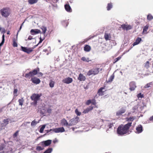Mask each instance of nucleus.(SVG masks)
I'll list each match as a JSON object with an SVG mask.
<instances>
[{
    "mask_svg": "<svg viewBox=\"0 0 153 153\" xmlns=\"http://www.w3.org/2000/svg\"><path fill=\"white\" fill-rule=\"evenodd\" d=\"M43 153H48V149H47Z\"/></svg>",
    "mask_w": 153,
    "mask_h": 153,
    "instance_id": "774afa93",
    "label": "nucleus"
},
{
    "mask_svg": "<svg viewBox=\"0 0 153 153\" xmlns=\"http://www.w3.org/2000/svg\"><path fill=\"white\" fill-rule=\"evenodd\" d=\"M45 127V125H43L42 127L41 128L39 131L40 133H42L44 131V128Z\"/></svg>",
    "mask_w": 153,
    "mask_h": 153,
    "instance_id": "58836bf2",
    "label": "nucleus"
},
{
    "mask_svg": "<svg viewBox=\"0 0 153 153\" xmlns=\"http://www.w3.org/2000/svg\"><path fill=\"white\" fill-rule=\"evenodd\" d=\"M38 75V76H41L43 75V74L41 72H39L37 74Z\"/></svg>",
    "mask_w": 153,
    "mask_h": 153,
    "instance_id": "864d4df0",
    "label": "nucleus"
},
{
    "mask_svg": "<svg viewBox=\"0 0 153 153\" xmlns=\"http://www.w3.org/2000/svg\"><path fill=\"white\" fill-rule=\"evenodd\" d=\"M133 110L134 111L133 112H137V111H141V107L140 105H137L135 106L133 108Z\"/></svg>",
    "mask_w": 153,
    "mask_h": 153,
    "instance_id": "f3484780",
    "label": "nucleus"
},
{
    "mask_svg": "<svg viewBox=\"0 0 153 153\" xmlns=\"http://www.w3.org/2000/svg\"><path fill=\"white\" fill-rule=\"evenodd\" d=\"M149 120L152 122L153 121V115L152 116L150 117V118L149 119Z\"/></svg>",
    "mask_w": 153,
    "mask_h": 153,
    "instance_id": "052dcab7",
    "label": "nucleus"
},
{
    "mask_svg": "<svg viewBox=\"0 0 153 153\" xmlns=\"http://www.w3.org/2000/svg\"><path fill=\"white\" fill-rule=\"evenodd\" d=\"M65 10L68 12H71V8L70 6L68 4H65Z\"/></svg>",
    "mask_w": 153,
    "mask_h": 153,
    "instance_id": "bb28decb",
    "label": "nucleus"
},
{
    "mask_svg": "<svg viewBox=\"0 0 153 153\" xmlns=\"http://www.w3.org/2000/svg\"><path fill=\"white\" fill-rule=\"evenodd\" d=\"M38 123L35 120H33L31 123V126L34 127L35 126L36 124Z\"/></svg>",
    "mask_w": 153,
    "mask_h": 153,
    "instance_id": "473e14b6",
    "label": "nucleus"
},
{
    "mask_svg": "<svg viewBox=\"0 0 153 153\" xmlns=\"http://www.w3.org/2000/svg\"><path fill=\"white\" fill-rule=\"evenodd\" d=\"M121 58V56H119L117 58H116L114 60L115 62H114V63H115L117 62V61H118V60L120 59Z\"/></svg>",
    "mask_w": 153,
    "mask_h": 153,
    "instance_id": "3c124183",
    "label": "nucleus"
},
{
    "mask_svg": "<svg viewBox=\"0 0 153 153\" xmlns=\"http://www.w3.org/2000/svg\"><path fill=\"white\" fill-rule=\"evenodd\" d=\"M93 101H94V102H92V104L94 105H95L96 103L95 102V100H93Z\"/></svg>",
    "mask_w": 153,
    "mask_h": 153,
    "instance_id": "e2e57ef3",
    "label": "nucleus"
},
{
    "mask_svg": "<svg viewBox=\"0 0 153 153\" xmlns=\"http://www.w3.org/2000/svg\"><path fill=\"white\" fill-rule=\"evenodd\" d=\"M21 50L28 54L31 53L33 51V48H27L26 47L21 46Z\"/></svg>",
    "mask_w": 153,
    "mask_h": 153,
    "instance_id": "423d86ee",
    "label": "nucleus"
},
{
    "mask_svg": "<svg viewBox=\"0 0 153 153\" xmlns=\"http://www.w3.org/2000/svg\"><path fill=\"white\" fill-rule=\"evenodd\" d=\"M112 7V5L111 3H109L108 4L107 7V10H110Z\"/></svg>",
    "mask_w": 153,
    "mask_h": 153,
    "instance_id": "ea45409f",
    "label": "nucleus"
},
{
    "mask_svg": "<svg viewBox=\"0 0 153 153\" xmlns=\"http://www.w3.org/2000/svg\"><path fill=\"white\" fill-rule=\"evenodd\" d=\"M129 89L131 91H133L135 90L136 87L135 83L134 82H131L129 83Z\"/></svg>",
    "mask_w": 153,
    "mask_h": 153,
    "instance_id": "6e6552de",
    "label": "nucleus"
},
{
    "mask_svg": "<svg viewBox=\"0 0 153 153\" xmlns=\"http://www.w3.org/2000/svg\"><path fill=\"white\" fill-rule=\"evenodd\" d=\"M153 19V16L151 14H149L147 16V19L148 20L150 21L152 20Z\"/></svg>",
    "mask_w": 153,
    "mask_h": 153,
    "instance_id": "72a5a7b5",
    "label": "nucleus"
},
{
    "mask_svg": "<svg viewBox=\"0 0 153 153\" xmlns=\"http://www.w3.org/2000/svg\"><path fill=\"white\" fill-rule=\"evenodd\" d=\"M142 39L138 37L135 40V41L133 43V46L138 44L140 41H141Z\"/></svg>",
    "mask_w": 153,
    "mask_h": 153,
    "instance_id": "b1692460",
    "label": "nucleus"
},
{
    "mask_svg": "<svg viewBox=\"0 0 153 153\" xmlns=\"http://www.w3.org/2000/svg\"><path fill=\"white\" fill-rule=\"evenodd\" d=\"M53 150L52 148H48V153H51Z\"/></svg>",
    "mask_w": 153,
    "mask_h": 153,
    "instance_id": "4d7b16f0",
    "label": "nucleus"
},
{
    "mask_svg": "<svg viewBox=\"0 0 153 153\" xmlns=\"http://www.w3.org/2000/svg\"><path fill=\"white\" fill-rule=\"evenodd\" d=\"M125 111V109L124 108H122L117 112L116 115L118 116L121 115L122 114L124 113Z\"/></svg>",
    "mask_w": 153,
    "mask_h": 153,
    "instance_id": "a211bd4d",
    "label": "nucleus"
},
{
    "mask_svg": "<svg viewBox=\"0 0 153 153\" xmlns=\"http://www.w3.org/2000/svg\"><path fill=\"white\" fill-rule=\"evenodd\" d=\"M114 74H113L108 79L106 80V82L107 83H111V82L113 80V79L114 78Z\"/></svg>",
    "mask_w": 153,
    "mask_h": 153,
    "instance_id": "a878e982",
    "label": "nucleus"
},
{
    "mask_svg": "<svg viewBox=\"0 0 153 153\" xmlns=\"http://www.w3.org/2000/svg\"><path fill=\"white\" fill-rule=\"evenodd\" d=\"M30 32L32 35H35L41 33V31L40 30L36 29H32L31 30Z\"/></svg>",
    "mask_w": 153,
    "mask_h": 153,
    "instance_id": "2eb2a0df",
    "label": "nucleus"
},
{
    "mask_svg": "<svg viewBox=\"0 0 153 153\" xmlns=\"http://www.w3.org/2000/svg\"><path fill=\"white\" fill-rule=\"evenodd\" d=\"M137 97L139 99L140 98L141 99V98L143 97V94H141V93H140L137 94Z\"/></svg>",
    "mask_w": 153,
    "mask_h": 153,
    "instance_id": "49530a36",
    "label": "nucleus"
},
{
    "mask_svg": "<svg viewBox=\"0 0 153 153\" xmlns=\"http://www.w3.org/2000/svg\"><path fill=\"white\" fill-rule=\"evenodd\" d=\"M51 143V140H48V146L50 145Z\"/></svg>",
    "mask_w": 153,
    "mask_h": 153,
    "instance_id": "0e129e2a",
    "label": "nucleus"
},
{
    "mask_svg": "<svg viewBox=\"0 0 153 153\" xmlns=\"http://www.w3.org/2000/svg\"><path fill=\"white\" fill-rule=\"evenodd\" d=\"M79 118L76 117L71 119L68 122L69 126H73L76 124L78 122Z\"/></svg>",
    "mask_w": 153,
    "mask_h": 153,
    "instance_id": "20e7f679",
    "label": "nucleus"
},
{
    "mask_svg": "<svg viewBox=\"0 0 153 153\" xmlns=\"http://www.w3.org/2000/svg\"><path fill=\"white\" fill-rule=\"evenodd\" d=\"M1 16L5 18L8 17L11 13L10 9L8 7H3L0 10Z\"/></svg>",
    "mask_w": 153,
    "mask_h": 153,
    "instance_id": "f03ea898",
    "label": "nucleus"
},
{
    "mask_svg": "<svg viewBox=\"0 0 153 153\" xmlns=\"http://www.w3.org/2000/svg\"><path fill=\"white\" fill-rule=\"evenodd\" d=\"M39 145H41L42 147H43V148H44L45 147L48 146V140L41 142L39 144Z\"/></svg>",
    "mask_w": 153,
    "mask_h": 153,
    "instance_id": "412c9836",
    "label": "nucleus"
},
{
    "mask_svg": "<svg viewBox=\"0 0 153 153\" xmlns=\"http://www.w3.org/2000/svg\"><path fill=\"white\" fill-rule=\"evenodd\" d=\"M19 131V130L16 131V132L13 134V137L14 138H15L17 136V135L18 134Z\"/></svg>",
    "mask_w": 153,
    "mask_h": 153,
    "instance_id": "de8ad7c7",
    "label": "nucleus"
},
{
    "mask_svg": "<svg viewBox=\"0 0 153 153\" xmlns=\"http://www.w3.org/2000/svg\"><path fill=\"white\" fill-rule=\"evenodd\" d=\"M91 100H88L87 101V102L86 103V104L87 105H89L91 103Z\"/></svg>",
    "mask_w": 153,
    "mask_h": 153,
    "instance_id": "5fc2aeb1",
    "label": "nucleus"
},
{
    "mask_svg": "<svg viewBox=\"0 0 153 153\" xmlns=\"http://www.w3.org/2000/svg\"><path fill=\"white\" fill-rule=\"evenodd\" d=\"M62 24L64 26L67 27L68 24V22L67 20L64 21L62 22Z\"/></svg>",
    "mask_w": 153,
    "mask_h": 153,
    "instance_id": "a19ab883",
    "label": "nucleus"
},
{
    "mask_svg": "<svg viewBox=\"0 0 153 153\" xmlns=\"http://www.w3.org/2000/svg\"><path fill=\"white\" fill-rule=\"evenodd\" d=\"M105 91V87H102L98 90L97 93L99 95L102 96L104 95V93Z\"/></svg>",
    "mask_w": 153,
    "mask_h": 153,
    "instance_id": "ddd939ff",
    "label": "nucleus"
},
{
    "mask_svg": "<svg viewBox=\"0 0 153 153\" xmlns=\"http://www.w3.org/2000/svg\"><path fill=\"white\" fill-rule=\"evenodd\" d=\"M75 113L78 116H80L81 115V113L79 112L78 109H76L75 110Z\"/></svg>",
    "mask_w": 153,
    "mask_h": 153,
    "instance_id": "a18cd8bd",
    "label": "nucleus"
},
{
    "mask_svg": "<svg viewBox=\"0 0 153 153\" xmlns=\"http://www.w3.org/2000/svg\"><path fill=\"white\" fill-rule=\"evenodd\" d=\"M33 76L31 71L29 73L25 74V76L26 78L30 79L31 77Z\"/></svg>",
    "mask_w": 153,
    "mask_h": 153,
    "instance_id": "cd10ccee",
    "label": "nucleus"
},
{
    "mask_svg": "<svg viewBox=\"0 0 153 153\" xmlns=\"http://www.w3.org/2000/svg\"><path fill=\"white\" fill-rule=\"evenodd\" d=\"M53 30V27L52 26L50 28V30L51 31Z\"/></svg>",
    "mask_w": 153,
    "mask_h": 153,
    "instance_id": "338daca9",
    "label": "nucleus"
},
{
    "mask_svg": "<svg viewBox=\"0 0 153 153\" xmlns=\"http://www.w3.org/2000/svg\"><path fill=\"white\" fill-rule=\"evenodd\" d=\"M81 60L84 61L88 62L90 61L91 60L89 59V58H86L85 57H82L81 58Z\"/></svg>",
    "mask_w": 153,
    "mask_h": 153,
    "instance_id": "2f4dec72",
    "label": "nucleus"
},
{
    "mask_svg": "<svg viewBox=\"0 0 153 153\" xmlns=\"http://www.w3.org/2000/svg\"><path fill=\"white\" fill-rule=\"evenodd\" d=\"M152 84V82H150L146 84L144 87L145 88H148L149 87H150V85Z\"/></svg>",
    "mask_w": 153,
    "mask_h": 153,
    "instance_id": "8fccbe9b",
    "label": "nucleus"
},
{
    "mask_svg": "<svg viewBox=\"0 0 153 153\" xmlns=\"http://www.w3.org/2000/svg\"><path fill=\"white\" fill-rule=\"evenodd\" d=\"M18 102L19 103V105L22 106L23 104V103L24 102V100L23 99H19L18 100Z\"/></svg>",
    "mask_w": 153,
    "mask_h": 153,
    "instance_id": "79ce46f5",
    "label": "nucleus"
},
{
    "mask_svg": "<svg viewBox=\"0 0 153 153\" xmlns=\"http://www.w3.org/2000/svg\"><path fill=\"white\" fill-rule=\"evenodd\" d=\"M149 26L148 25H147L143 27V31L142 32V34H146L148 33L147 30L149 28Z\"/></svg>",
    "mask_w": 153,
    "mask_h": 153,
    "instance_id": "4be33fe9",
    "label": "nucleus"
},
{
    "mask_svg": "<svg viewBox=\"0 0 153 153\" xmlns=\"http://www.w3.org/2000/svg\"><path fill=\"white\" fill-rule=\"evenodd\" d=\"M57 141H58L57 140L56 138V139H54L53 140V142L54 143H56L57 142Z\"/></svg>",
    "mask_w": 153,
    "mask_h": 153,
    "instance_id": "680f3d73",
    "label": "nucleus"
},
{
    "mask_svg": "<svg viewBox=\"0 0 153 153\" xmlns=\"http://www.w3.org/2000/svg\"><path fill=\"white\" fill-rule=\"evenodd\" d=\"M41 29L42 30V33L43 34H45L47 30L46 28L45 27L42 26L41 27Z\"/></svg>",
    "mask_w": 153,
    "mask_h": 153,
    "instance_id": "e433bc0d",
    "label": "nucleus"
},
{
    "mask_svg": "<svg viewBox=\"0 0 153 153\" xmlns=\"http://www.w3.org/2000/svg\"><path fill=\"white\" fill-rule=\"evenodd\" d=\"M86 79V78L85 76L83 75L82 74H79V76L78 77V79L80 81H85Z\"/></svg>",
    "mask_w": 153,
    "mask_h": 153,
    "instance_id": "6ab92c4d",
    "label": "nucleus"
},
{
    "mask_svg": "<svg viewBox=\"0 0 153 153\" xmlns=\"http://www.w3.org/2000/svg\"><path fill=\"white\" fill-rule=\"evenodd\" d=\"M3 122L4 124H5V125L6 126L9 123V120L8 119H4L3 121Z\"/></svg>",
    "mask_w": 153,
    "mask_h": 153,
    "instance_id": "c03bdc74",
    "label": "nucleus"
},
{
    "mask_svg": "<svg viewBox=\"0 0 153 153\" xmlns=\"http://www.w3.org/2000/svg\"><path fill=\"white\" fill-rule=\"evenodd\" d=\"M13 46L14 47H17L18 45L17 43L16 42L15 40H13Z\"/></svg>",
    "mask_w": 153,
    "mask_h": 153,
    "instance_id": "09e8293b",
    "label": "nucleus"
},
{
    "mask_svg": "<svg viewBox=\"0 0 153 153\" xmlns=\"http://www.w3.org/2000/svg\"><path fill=\"white\" fill-rule=\"evenodd\" d=\"M38 0H28V2L29 4H33L37 3Z\"/></svg>",
    "mask_w": 153,
    "mask_h": 153,
    "instance_id": "c756f323",
    "label": "nucleus"
},
{
    "mask_svg": "<svg viewBox=\"0 0 153 153\" xmlns=\"http://www.w3.org/2000/svg\"><path fill=\"white\" fill-rule=\"evenodd\" d=\"M18 92V90L17 89H14V91H13V94H16Z\"/></svg>",
    "mask_w": 153,
    "mask_h": 153,
    "instance_id": "bf43d9fd",
    "label": "nucleus"
},
{
    "mask_svg": "<svg viewBox=\"0 0 153 153\" xmlns=\"http://www.w3.org/2000/svg\"><path fill=\"white\" fill-rule=\"evenodd\" d=\"M54 83L55 82L54 81L51 80L49 83V86L51 88L53 87L54 85Z\"/></svg>",
    "mask_w": 153,
    "mask_h": 153,
    "instance_id": "c9c22d12",
    "label": "nucleus"
},
{
    "mask_svg": "<svg viewBox=\"0 0 153 153\" xmlns=\"http://www.w3.org/2000/svg\"><path fill=\"white\" fill-rule=\"evenodd\" d=\"M39 71V69L38 67L37 68H36L34 69L33 70L31 71L33 76L36 75L38 72Z\"/></svg>",
    "mask_w": 153,
    "mask_h": 153,
    "instance_id": "aec40b11",
    "label": "nucleus"
},
{
    "mask_svg": "<svg viewBox=\"0 0 153 153\" xmlns=\"http://www.w3.org/2000/svg\"><path fill=\"white\" fill-rule=\"evenodd\" d=\"M31 81L34 84H39L40 82V80L39 78L36 77H34L31 78Z\"/></svg>",
    "mask_w": 153,
    "mask_h": 153,
    "instance_id": "9d476101",
    "label": "nucleus"
},
{
    "mask_svg": "<svg viewBox=\"0 0 153 153\" xmlns=\"http://www.w3.org/2000/svg\"><path fill=\"white\" fill-rule=\"evenodd\" d=\"M91 49V48L90 46L88 45H86L84 48V50L86 52L89 51Z\"/></svg>",
    "mask_w": 153,
    "mask_h": 153,
    "instance_id": "c85d7f7f",
    "label": "nucleus"
},
{
    "mask_svg": "<svg viewBox=\"0 0 153 153\" xmlns=\"http://www.w3.org/2000/svg\"><path fill=\"white\" fill-rule=\"evenodd\" d=\"M104 38L106 40H110L111 38V34L110 33H105Z\"/></svg>",
    "mask_w": 153,
    "mask_h": 153,
    "instance_id": "393cba45",
    "label": "nucleus"
},
{
    "mask_svg": "<svg viewBox=\"0 0 153 153\" xmlns=\"http://www.w3.org/2000/svg\"><path fill=\"white\" fill-rule=\"evenodd\" d=\"M121 27L124 30H127L132 29V27L130 25L124 24L121 25Z\"/></svg>",
    "mask_w": 153,
    "mask_h": 153,
    "instance_id": "4468645a",
    "label": "nucleus"
},
{
    "mask_svg": "<svg viewBox=\"0 0 153 153\" xmlns=\"http://www.w3.org/2000/svg\"><path fill=\"white\" fill-rule=\"evenodd\" d=\"M54 131L55 133L62 132L65 131V129L63 127L56 128L53 130Z\"/></svg>",
    "mask_w": 153,
    "mask_h": 153,
    "instance_id": "f8f14e48",
    "label": "nucleus"
},
{
    "mask_svg": "<svg viewBox=\"0 0 153 153\" xmlns=\"http://www.w3.org/2000/svg\"><path fill=\"white\" fill-rule=\"evenodd\" d=\"M60 125L62 126L67 127L69 126L68 123L65 118H63L61 120Z\"/></svg>",
    "mask_w": 153,
    "mask_h": 153,
    "instance_id": "0eeeda50",
    "label": "nucleus"
},
{
    "mask_svg": "<svg viewBox=\"0 0 153 153\" xmlns=\"http://www.w3.org/2000/svg\"><path fill=\"white\" fill-rule=\"evenodd\" d=\"M32 39H33V38H32V36H30L28 37V39H27V40H31Z\"/></svg>",
    "mask_w": 153,
    "mask_h": 153,
    "instance_id": "13d9d810",
    "label": "nucleus"
},
{
    "mask_svg": "<svg viewBox=\"0 0 153 153\" xmlns=\"http://www.w3.org/2000/svg\"><path fill=\"white\" fill-rule=\"evenodd\" d=\"M132 123H129L125 125L120 126L118 127L117 129V133L120 135H122L127 133L128 129L131 126Z\"/></svg>",
    "mask_w": 153,
    "mask_h": 153,
    "instance_id": "f257e3e1",
    "label": "nucleus"
},
{
    "mask_svg": "<svg viewBox=\"0 0 153 153\" xmlns=\"http://www.w3.org/2000/svg\"><path fill=\"white\" fill-rule=\"evenodd\" d=\"M42 96L41 94H34L30 97L31 99L33 101L32 102L34 105H36L37 104V102L40 99V97Z\"/></svg>",
    "mask_w": 153,
    "mask_h": 153,
    "instance_id": "7ed1b4c3",
    "label": "nucleus"
},
{
    "mask_svg": "<svg viewBox=\"0 0 153 153\" xmlns=\"http://www.w3.org/2000/svg\"><path fill=\"white\" fill-rule=\"evenodd\" d=\"M93 109V107L92 106H90L89 107L85 109L83 113L84 114L88 113L90 111L92 110Z\"/></svg>",
    "mask_w": 153,
    "mask_h": 153,
    "instance_id": "5701e85b",
    "label": "nucleus"
},
{
    "mask_svg": "<svg viewBox=\"0 0 153 153\" xmlns=\"http://www.w3.org/2000/svg\"><path fill=\"white\" fill-rule=\"evenodd\" d=\"M135 118L134 117H130L129 118H127V120L129 121H133Z\"/></svg>",
    "mask_w": 153,
    "mask_h": 153,
    "instance_id": "4c0bfd02",
    "label": "nucleus"
},
{
    "mask_svg": "<svg viewBox=\"0 0 153 153\" xmlns=\"http://www.w3.org/2000/svg\"><path fill=\"white\" fill-rule=\"evenodd\" d=\"M44 149L43 147L42 146H37L36 148V150L39 152L41 150H42Z\"/></svg>",
    "mask_w": 153,
    "mask_h": 153,
    "instance_id": "7c9ffc66",
    "label": "nucleus"
},
{
    "mask_svg": "<svg viewBox=\"0 0 153 153\" xmlns=\"http://www.w3.org/2000/svg\"><path fill=\"white\" fill-rule=\"evenodd\" d=\"M99 68L91 69L87 72V74L88 76L97 74L99 72Z\"/></svg>",
    "mask_w": 153,
    "mask_h": 153,
    "instance_id": "39448f33",
    "label": "nucleus"
},
{
    "mask_svg": "<svg viewBox=\"0 0 153 153\" xmlns=\"http://www.w3.org/2000/svg\"><path fill=\"white\" fill-rule=\"evenodd\" d=\"M2 42L0 43V47L2 46L3 45L4 42V34L2 35Z\"/></svg>",
    "mask_w": 153,
    "mask_h": 153,
    "instance_id": "f704fd0d",
    "label": "nucleus"
},
{
    "mask_svg": "<svg viewBox=\"0 0 153 153\" xmlns=\"http://www.w3.org/2000/svg\"><path fill=\"white\" fill-rule=\"evenodd\" d=\"M43 40L41 38H40V40L39 41V44L40 43L42 42V41Z\"/></svg>",
    "mask_w": 153,
    "mask_h": 153,
    "instance_id": "69168bd1",
    "label": "nucleus"
},
{
    "mask_svg": "<svg viewBox=\"0 0 153 153\" xmlns=\"http://www.w3.org/2000/svg\"><path fill=\"white\" fill-rule=\"evenodd\" d=\"M3 152L4 153H13L12 149L9 147L5 148Z\"/></svg>",
    "mask_w": 153,
    "mask_h": 153,
    "instance_id": "dca6fc26",
    "label": "nucleus"
},
{
    "mask_svg": "<svg viewBox=\"0 0 153 153\" xmlns=\"http://www.w3.org/2000/svg\"><path fill=\"white\" fill-rule=\"evenodd\" d=\"M62 81L64 83L68 84L72 82L73 79L71 78L68 77L63 79Z\"/></svg>",
    "mask_w": 153,
    "mask_h": 153,
    "instance_id": "1a4fd4ad",
    "label": "nucleus"
},
{
    "mask_svg": "<svg viewBox=\"0 0 153 153\" xmlns=\"http://www.w3.org/2000/svg\"><path fill=\"white\" fill-rule=\"evenodd\" d=\"M4 149V146L3 145H1L0 146V151H1Z\"/></svg>",
    "mask_w": 153,
    "mask_h": 153,
    "instance_id": "603ef678",
    "label": "nucleus"
},
{
    "mask_svg": "<svg viewBox=\"0 0 153 153\" xmlns=\"http://www.w3.org/2000/svg\"><path fill=\"white\" fill-rule=\"evenodd\" d=\"M149 62L148 61H147L145 63V65H144V67L146 68H149Z\"/></svg>",
    "mask_w": 153,
    "mask_h": 153,
    "instance_id": "37998d69",
    "label": "nucleus"
},
{
    "mask_svg": "<svg viewBox=\"0 0 153 153\" xmlns=\"http://www.w3.org/2000/svg\"><path fill=\"white\" fill-rule=\"evenodd\" d=\"M136 131L135 132L137 134H139L142 132L143 131V127L141 125H139L136 127Z\"/></svg>",
    "mask_w": 153,
    "mask_h": 153,
    "instance_id": "9b49d317",
    "label": "nucleus"
},
{
    "mask_svg": "<svg viewBox=\"0 0 153 153\" xmlns=\"http://www.w3.org/2000/svg\"><path fill=\"white\" fill-rule=\"evenodd\" d=\"M113 126L112 124L110 123L108 126V128H111Z\"/></svg>",
    "mask_w": 153,
    "mask_h": 153,
    "instance_id": "6e6d98bb",
    "label": "nucleus"
}]
</instances>
